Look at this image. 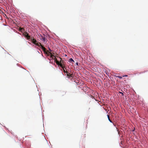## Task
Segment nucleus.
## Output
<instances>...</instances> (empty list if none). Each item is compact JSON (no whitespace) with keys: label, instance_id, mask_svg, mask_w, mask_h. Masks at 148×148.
Listing matches in <instances>:
<instances>
[{"label":"nucleus","instance_id":"1","mask_svg":"<svg viewBox=\"0 0 148 148\" xmlns=\"http://www.w3.org/2000/svg\"><path fill=\"white\" fill-rule=\"evenodd\" d=\"M31 40L33 43L38 46L40 48H41L43 50L44 53L46 54L47 53V51L48 52V51H46V48L41 45V43L40 42L36 43L37 41L34 38L31 39Z\"/></svg>","mask_w":148,"mask_h":148},{"label":"nucleus","instance_id":"2","mask_svg":"<svg viewBox=\"0 0 148 148\" xmlns=\"http://www.w3.org/2000/svg\"><path fill=\"white\" fill-rule=\"evenodd\" d=\"M59 58L60 60V62H59V64H58V65L60 66L62 68H63L64 66H65L64 60H62L61 58L60 57H59Z\"/></svg>","mask_w":148,"mask_h":148},{"label":"nucleus","instance_id":"3","mask_svg":"<svg viewBox=\"0 0 148 148\" xmlns=\"http://www.w3.org/2000/svg\"><path fill=\"white\" fill-rule=\"evenodd\" d=\"M25 37H26L27 39H31V37L29 35V34L27 32L25 33V34L24 35Z\"/></svg>","mask_w":148,"mask_h":148},{"label":"nucleus","instance_id":"4","mask_svg":"<svg viewBox=\"0 0 148 148\" xmlns=\"http://www.w3.org/2000/svg\"><path fill=\"white\" fill-rule=\"evenodd\" d=\"M40 39L42 40L45 42L46 41V38H45V37H44L43 36H41L40 37Z\"/></svg>","mask_w":148,"mask_h":148},{"label":"nucleus","instance_id":"5","mask_svg":"<svg viewBox=\"0 0 148 148\" xmlns=\"http://www.w3.org/2000/svg\"><path fill=\"white\" fill-rule=\"evenodd\" d=\"M54 60V61L56 62V64L58 65V64H60L59 62L57 60V59L55 57L53 59Z\"/></svg>","mask_w":148,"mask_h":148},{"label":"nucleus","instance_id":"6","mask_svg":"<svg viewBox=\"0 0 148 148\" xmlns=\"http://www.w3.org/2000/svg\"><path fill=\"white\" fill-rule=\"evenodd\" d=\"M49 53L51 55V56H50V57L52 59H53L54 58H55V56L53 55H52L51 54V53L50 52H49Z\"/></svg>","mask_w":148,"mask_h":148},{"label":"nucleus","instance_id":"7","mask_svg":"<svg viewBox=\"0 0 148 148\" xmlns=\"http://www.w3.org/2000/svg\"><path fill=\"white\" fill-rule=\"evenodd\" d=\"M62 68L63 69L64 72V73H68V72L67 71H65V69H66L65 68V66H64L63 68Z\"/></svg>","mask_w":148,"mask_h":148},{"label":"nucleus","instance_id":"8","mask_svg":"<svg viewBox=\"0 0 148 148\" xmlns=\"http://www.w3.org/2000/svg\"><path fill=\"white\" fill-rule=\"evenodd\" d=\"M107 117H108V119L109 120V121L111 123H112V121L110 119V116L108 114L107 115Z\"/></svg>","mask_w":148,"mask_h":148},{"label":"nucleus","instance_id":"9","mask_svg":"<svg viewBox=\"0 0 148 148\" xmlns=\"http://www.w3.org/2000/svg\"><path fill=\"white\" fill-rule=\"evenodd\" d=\"M73 77V74H69V76H68V77L69 78L72 77Z\"/></svg>","mask_w":148,"mask_h":148},{"label":"nucleus","instance_id":"10","mask_svg":"<svg viewBox=\"0 0 148 148\" xmlns=\"http://www.w3.org/2000/svg\"><path fill=\"white\" fill-rule=\"evenodd\" d=\"M69 61L71 62H74V61L73 60L72 58H71L70 59Z\"/></svg>","mask_w":148,"mask_h":148},{"label":"nucleus","instance_id":"11","mask_svg":"<svg viewBox=\"0 0 148 148\" xmlns=\"http://www.w3.org/2000/svg\"><path fill=\"white\" fill-rule=\"evenodd\" d=\"M116 77H118V78H119L120 79L122 78V77H123L122 76V77H121V76H116Z\"/></svg>","mask_w":148,"mask_h":148},{"label":"nucleus","instance_id":"12","mask_svg":"<svg viewBox=\"0 0 148 148\" xmlns=\"http://www.w3.org/2000/svg\"><path fill=\"white\" fill-rule=\"evenodd\" d=\"M66 75L67 77H68V76H69V74H68V73H66Z\"/></svg>","mask_w":148,"mask_h":148},{"label":"nucleus","instance_id":"13","mask_svg":"<svg viewBox=\"0 0 148 148\" xmlns=\"http://www.w3.org/2000/svg\"><path fill=\"white\" fill-rule=\"evenodd\" d=\"M127 75H123V76H122V77H127Z\"/></svg>","mask_w":148,"mask_h":148},{"label":"nucleus","instance_id":"14","mask_svg":"<svg viewBox=\"0 0 148 148\" xmlns=\"http://www.w3.org/2000/svg\"><path fill=\"white\" fill-rule=\"evenodd\" d=\"M120 93L121 94V95H122V96H123V93L121 92H120Z\"/></svg>","mask_w":148,"mask_h":148},{"label":"nucleus","instance_id":"15","mask_svg":"<svg viewBox=\"0 0 148 148\" xmlns=\"http://www.w3.org/2000/svg\"><path fill=\"white\" fill-rule=\"evenodd\" d=\"M23 29V28H20V31L21 30Z\"/></svg>","mask_w":148,"mask_h":148},{"label":"nucleus","instance_id":"16","mask_svg":"<svg viewBox=\"0 0 148 148\" xmlns=\"http://www.w3.org/2000/svg\"><path fill=\"white\" fill-rule=\"evenodd\" d=\"M76 64L77 65H78V62H76Z\"/></svg>","mask_w":148,"mask_h":148}]
</instances>
